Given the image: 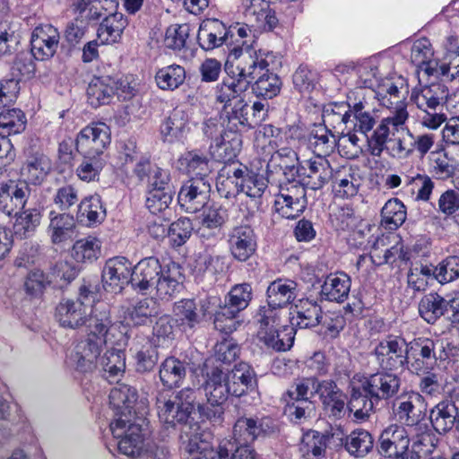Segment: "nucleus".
Listing matches in <instances>:
<instances>
[{
	"label": "nucleus",
	"mask_w": 459,
	"mask_h": 459,
	"mask_svg": "<svg viewBox=\"0 0 459 459\" xmlns=\"http://www.w3.org/2000/svg\"><path fill=\"white\" fill-rule=\"evenodd\" d=\"M351 112V120L349 123L353 125L354 131L367 134L374 128L377 123L376 117L373 112L367 109L361 101L355 103Z\"/></svg>",
	"instance_id": "nucleus-56"
},
{
	"label": "nucleus",
	"mask_w": 459,
	"mask_h": 459,
	"mask_svg": "<svg viewBox=\"0 0 459 459\" xmlns=\"http://www.w3.org/2000/svg\"><path fill=\"white\" fill-rule=\"evenodd\" d=\"M103 312H106L108 319L111 320L109 309L104 304L92 307L81 298L63 299L56 307V318L64 328L78 329L86 325L88 333H90V325L92 319Z\"/></svg>",
	"instance_id": "nucleus-7"
},
{
	"label": "nucleus",
	"mask_w": 459,
	"mask_h": 459,
	"mask_svg": "<svg viewBox=\"0 0 459 459\" xmlns=\"http://www.w3.org/2000/svg\"><path fill=\"white\" fill-rule=\"evenodd\" d=\"M422 396L419 393H409L393 401L392 411L397 421L406 426H415L423 419Z\"/></svg>",
	"instance_id": "nucleus-19"
},
{
	"label": "nucleus",
	"mask_w": 459,
	"mask_h": 459,
	"mask_svg": "<svg viewBox=\"0 0 459 459\" xmlns=\"http://www.w3.org/2000/svg\"><path fill=\"white\" fill-rule=\"evenodd\" d=\"M234 49L235 61H227L225 72L227 76L214 89L215 100L227 109L235 102L244 100L246 91L249 89L250 80L255 64L248 57L243 58L242 49L239 54Z\"/></svg>",
	"instance_id": "nucleus-4"
},
{
	"label": "nucleus",
	"mask_w": 459,
	"mask_h": 459,
	"mask_svg": "<svg viewBox=\"0 0 459 459\" xmlns=\"http://www.w3.org/2000/svg\"><path fill=\"white\" fill-rule=\"evenodd\" d=\"M360 186V178L351 169L342 175L338 173L333 178V190L335 195L340 198H350L357 195Z\"/></svg>",
	"instance_id": "nucleus-59"
},
{
	"label": "nucleus",
	"mask_w": 459,
	"mask_h": 459,
	"mask_svg": "<svg viewBox=\"0 0 459 459\" xmlns=\"http://www.w3.org/2000/svg\"><path fill=\"white\" fill-rule=\"evenodd\" d=\"M408 350L409 352H411L412 357L419 356L424 359L428 364H435L437 360L447 359L445 345L439 340L420 337L408 344Z\"/></svg>",
	"instance_id": "nucleus-30"
},
{
	"label": "nucleus",
	"mask_w": 459,
	"mask_h": 459,
	"mask_svg": "<svg viewBox=\"0 0 459 459\" xmlns=\"http://www.w3.org/2000/svg\"><path fill=\"white\" fill-rule=\"evenodd\" d=\"M377 403V400L364 393L359 386V390L353 389L348 409L353 412L357 420H365L374 411V407Z\"/></svg>",
	"instance_id": "nucleus-58"
},
{
	"label": "nucleus",
	"mask_w": 459,
	"mask_h": 459,
	"mask_svg": "<svg viewBox=\"0 0 459 459\" xmlns=\"http://www.w3.org/2000/svg\"><path fill=\"white\" fill-rule=\"evenodd\" d=\"M163 269L159 259L154 256L142 259L133 268L132 288L141 292L152 290Z\"/></svg>",
	"instance_id": "nucleus-21"
},
{
	"label": "nucleus",
	"mask_w": 459,
	"mask_h": 459,
	"mask_svg": "<svg viewBox=\"0 0 459 459\" xmlns=\"http://www.w3.org/2000/svg\"><path fill=\"white\" fill-rule=\"evenodd\" d=\"M298 295V284L289 279L278 278L272 281L266 290L268 307L279 310L292 303Z\"/></svg>",
	"instance_id": "nucleus-26"
},
{
	"label": "nucleus",
	"mask_w": 459,
	"mask_h": 459,
	"mask_svg": "<svg viewBox=\"0 0 459 459\" xmlns=\"http://www.w3.org/2000/svg\"><path fill=\"white\" fill-rule=\"evenodd\" d=\"M404 188L415 200L428 201L432 193L434 183L426 174L414 173L404 175Z\"/></svg>",
	"instance_id": "nucleus-47"
},
{
	"label": "nucleus",
	"mask_w": 459,
	"mask_h": 459,
	"mask_svg": "<svg viewBox=\"0 0 459 459\" xmlns=\"http://www.w3.org/2000/svg\"><path fill=\"white\" fill-rule=\"evenodd\" d=\"M77 216L82 221H84L85 218V222L89 226L103 221L106 217V210L100 197L92 195L84 198L79 204Z\"/></svg>",
	"instance_id": "nucleus-48"
},
{
	"label": "nucleus",
	"mask_w": 459,
	"mask_h": 459,
	"mask_svg": "<svg viewBox=\"0 0 459 459\" xmlns=\"http://www.w3.org/2000/svg\"><path fill=\"white\" fill-rule=\"evenodd\" d=\"M181 164L186 166V173L191 178H204L209 173L208 159L197 152H189L181 160Z\"/></svg>",
	"instance_id": "nucleus-64"
},
{
	"label": "nucleus",
	"mask_w": 459,
	"mask_h": 459,
	"mask_svg": "<svg viewBox=\"0 0 459 459\" xmlns=\"http://www.w3.org/2000/svg\"><path fill=\"white\" fill-rule=\"evenodd\" d=\"M347 451L357 457L366 455L373 447V437L364 429L352 431L346 438Z\"/></svg>",
	"instance_id": "nucleus-55"
},
{
	"label": "nucleus",
	"mask_w": 459,
	"mask_h": 459,
	"mask_svg": "<svg viewBox=\"0 0 459 459\" xmlns=\"http://www.w3.org/2000/svg\"><path fill=\"white\" fill-rule=\"evenodd\" d=\"M186 375L185 362L174 358H167L160 367L159 376L164 386L172 389L178 387Z\"/></svg>",
	"instance_id": "nucleus-42"
},
{
	"label": "nucleus",
	"mask_w": 459,
	"mask_h": 459,
	"mask_svg": "<svg viewBox=\"0 0 459 459\" xmlns=\"http://www.w3.org/2000/svg\"><path fill=\"white\" fill-rule=\"evenodd\" d=\"M41 214L39 210L27 209L16 217L13 225L14 235L20 238H26L33 234L39 225Z\"/></svg>",
	"instance_id": "nucleus-53"
},
{
	"label": "nucleus",
	"mask_w": 459,
	"mask_h": 459,
	"mask_svg": "<svg viewBox=\"0 0 459 459\" xmlns=\"http://www.w3.org/2000/svg\"><path fill=\"white\" fill-rule=\"evenodd\" d=\"M173 319L183 331L192 330L203 318L193 299H183L173 306Z\"/></svg>",
	"instance_id": "nucleus-35"
},
{
	"label": "nucleus",
	"mask_w": 459,
	"mask_h": 459,
	"mask_svg": "<svg viewBox=\"0 0 459 459\" xmlns=\"http://www.w3.org/2000/svg\"><path fill=\"white\" fill-rule=\"evenodd\" d=\"M308 145L316 157L326 158L335 149L336 137L325 125H316L311 130Z\"/></svg>",
	"instance_id": "nucleus-40"
},
{
	"label": "nucleus",
	"mask_w": 459,
	"mask_h": 459,
	"mask_svg": "<svg viewBox=\"0 0 459 459\" xmlns=\"http://www.w3.org/2000/svg\"><path fill=\"white\" fill-rule=\"evenodd\" d=\"M82 156V160L76 169V175L81 180L85 182L97 180L106 164V159L90 155Z\"/></svg>",
	"instance_id": "nucleus-61"
},
{
	"label": "nucleus",
	"mask_w": 459,
	"mask_h": 459,
	"mask_svg": "<svg viewBox=\"0 0 459 459\" xmlns=\"http://www.w3.org/2000/svg\"><path fill=\"white\" fill-rule=\"evenodd\" d=\"M130 90L128 83L120 78L110 75L95 76L87 88L88 102L96 108L110 103L116 94L126 99L131 94Z\"/></svg>",
	"instance_id": "nucleus-10"
},
{
	"label": "nucleus",
	"mask_w": 459,
	"mask_h": 459,
	"mask_svg": "<svg viewBox=\"0 0 459 459\" xmlns=\"http://www.w3.org/2000/svg\"><path fill=\"white\" fill-rule=\"evenodd\" d=\"M243 58L249 57L255 64L252 74L248 75L250 84L255 81L252 89L257 97L273 99L281 91V82L273 72L279 64L277 56L269 51L242 49Z\"/></svg>",
	"instance_id": "nucleus-6"
},
{
	"label": "nucleus",
	"mask_w": 459,
	"mask_h": 459,
	"mask_svg": "<svg viewBox=\"0 0 459 459\" xmlns=\"http://www.w3.org/2000/svg\"><path fill=\"white\" fill-rule=\"evenodd\" d=\"M210 188V183L204 178H191L181 186L178 204L186 212H196L205 205Z\"/></svg>",
	"instance_id": "nucleus-15"
},
{
	"label": "nucleus",
	"mask_w": 459,
	"mask_h": 459,
	"mask_svg": "<svg viewBox=\"0 0 459 459\" xmlns=\"http://www.w3.org/2000/svg\"><path fill=\"white\" fill-rule=\"evenodd\" d=\"M303 175L304 184L310 189L322 188L333 178V169L326 158L314 157L304 160L299 168V173Z\"/></svg>",
	"instance_id": "nucleus-22"
},
{
	"label": "nucleus",
	"mask_w": 459,
	"mask_h": 459,
	"mask_svg": "<svg viewBox=\"0 0 459 459\" xmlns=\"http://www.w3.org/2000/svg\"><path fill=\"white\" fill-rule=\"evenodd\" d=\"M230 110L224 109L230 131H238L239 127H252L253 121L249 116L250 107L245 100L231 105Z\"/></svg>",
	"instance_id": "nucleus-52"
},
{
	"label": "nucleus",
	"mask_w": 459,
	"mask_h": 459,
	"mask_svg": "<svg viewBox=\"0 0 459 459\" xmlns=\"http://www.w3.org/2000/svg\"><path fill=\"white\" fill-rule=\"evenodd\" d=\"M446 299L437 293L425 295L419 303V313L429 324H434L446 314Z\"/></svg>",
	"instance_id": "nucleus-45"
},
{
	"label": "nucleus",
	"mask_w": 459,
	"mask_h": 459,
	"mask_svg": "<svg viewBox=\"0 0 459 459\" xmlns=\"http://www.w3.org/2000/svg\"><path fill=\"white\" fill-rule=\"evenodd\" d=\"M447 98V87L440 82L416 87L411 94V100L422 111H435L445 104Z\"/></svg>",
	"instance_id": "nucleus-23"
},
{
	"label": "nucleus",
	"mask_w": 459,
	"mask_h": 459,
	"mask_svg": "<svg viewBox=\"0 0 459 459\" xmlns=\"http://www.w3.org/2000/svg\"><path fill=\"white\" fill-rule=\"evenodd\" d=\"M295 329L292 325H281L276 330V333H272L267 339H262V342L268 349L275 351H286L290 350L294 342Z\"/></svg>",
	"instance_id": "nucleus-54"
},
{
	"label": "nucleus",
	"mask_w": 459,
	"mask_h": 459,
	"mask_svg": "<svg viewBox=\"0 0 459 459\" xmlns=\"http://www.w3.org/2000/svg\"><path fill=\"white\" fill-rule=\"evenodd\" d=\"M29 195L30 188L25 183L0 181V212L8 216H17L24 208Z\"/></svg>",
	"instance_id": "nucleus-18"
},
{
	"label": "nucleus",
	"mask_w": 459,
	"mask_h": 459,
	"mask_svg": "<svg viewBox=\"0 0 459 459\" xmlns=\"http://www.w3.org/2000/svg\"><path fill=\"white\" fill-rule=\"evenodd\" d=\"M228 246L231 255L238 261L249 259L256 249V239L250 226L239 225L232 228L228 234Z\"/></svg>",
	"instance_id": "nucleus-20"
},
{
	"label": "nucleus",
	"mask_w": 459,
	"mask_h": 459,
	"mask_svg": "<svg viewBox=\"0 0 459 459\" xmlns=\"http://www.w3.org/2000/svg\"><path fill=\"white\" fill-rule=\"evenodd\" d=\"M325 447V437L316 431H312L304 435L299 450L306 459H319Z\"/></svg>",
	"instance_id": "nucleus-62"
},
{
	"label": "nucleus",
	"mask_w": 459,
	"mask_h": 459,
	"mask_svg": "<svg viewBox=\"0 0 459 459\" xmlns=\"http://www.w3.org/2000/svg\"><path fill=\"white\" fill-rule=\"evenodd\" d=\"M195 392L192 388H183L175 395L160 394L157 397L156 406L160 420L168 428L181 424L180 440L183 449L186 451L187 441L195 439L199 444H209L196 423H188V419L194 410Z\"/></svg>",
	"instance_id": "nucleus-3"
},
{
	"label": "nucleus",
	"mask_w": 459,
	"mask_h": 459,
	"mask_svg": "<svg viewBox=\"0 0 459 459\" xmlns=\"http://www.w3.org/2000/svg\"><path fill=\"white\" fill-rule=\"evenodd\" d=\"M140 422H132L130 419L116 418L109 425L115 438H119L117 448L120 453L130 456L139 457L144 455V440L148 434L147 423L143 419Z\"/></svg>",
	"instance_id": "nucleus-8"
},
{
	"label": "nucleus",
	"mask_w": 459,
	"mask_h": 459,
	"mask_svg": "<svg viewBox=\"0 0 459 459\" xmlns=\"http://www.w3.org/2000/svg\"><path fill=\"white\" fill-rule=\"evenodd\" d=\"M325 380L319 381L315 377H307L297 380L291 389L288 391V394L293 400L299 401H309L310 398L316 394L320 395L321 386L325 384Z\"/></svg>",
	"instance_id": "nucleus-51"
},
{
	"label": "nucleus",
	"mask_w": 459,
	"mask_h": 459,
	"mask_svg": "<svg viewBox=\"0 0 459 459\" xmlns=\"http://www.w3.org/2000/svg\"><path fill=\"white\" fill-rule=\"evenodd\" d=\"M351 278L344 273L329 274L321 288V294L329 301L343 302L351 290Z\"/></svg>",
	"instance_id": "nucleus-36"
},
{
	"label": "nucleus",
	"mask_w": 459,
	"mask_h": 459,
	"mask_svg": "<svg viewBox=\"0 0 459 459\" xmlns=\"http://www.w3.org/2000/svg\"><path fill=\"white\" fill-rule=\"evenodd\" d=\"M298 155L289 147H283L273 152L267 163L266 173L268 175L282 171L286 178H294L299 173Z\"/></svg>",
	"instance_id": "nucleus-31"
},
{
	"label": "nucleus",
	"mask_w": 459,
	"mask_h": 459,
	"mask_svg": "<svg viewBox=\"0 0 459 459\" xmlns=\"http://www.w3.org/2000/svg\"><path fill=\"white\" fill-rule=\"evenodd\" d=\"M127 20L121 13H113L106 16L97 30V36L102 44L117 42L127 26Z\"/></svg>",
	"instance_id": "nucleus-39"
},
{
	"label": "nucleus",
	"mask_w": 459,
	"mask_h": 459,
	"mask_svg": "<svg viewBox=\"0 0 459 459\" xmlns=\"http://www.w3.org/2000/svg\"><path fill=\"white\" fill-rule=\"evenodd\" d=\"M51 169V160L43 152H29L21 169V174L24 178L23 183L27 186L28 184L40 185Z\"/></svg>",
	"instance_id": "nucleus-25"
},
{
	"label": "nucleus",
	"mask_w": 459,
	"mask_h": 459,
	"mask_svg": "<svg viewBox=\"0 0 459 459\" xmlns=\"http://www.w3.org/2000/svg\"><path fill=\"white\" fill-rule=\"evenodd\" d=\"M457 416L458 411L455 403L443 401L430 410L429 420L438 434H446L454 428Z\"/></svg>",
	"instance_id": "nucleus-33"
},
{
	"label": "nucleus",
	"mask_w": 459,
	"mask_h": 459,
	"mask_svg": "<svg viewBox=\"0 0 459 459\" xmlns=\"http://www.w3.org/2000/svg\"><path fill=\"white\" fill-rule=\"evenodd\" d=\"M111 142L109 127L105 123H92L77 134L75 146L81 155L105 158V151Z\"/></svg>",
	"instance_id": "nucleus-11"
},
{
	"label": "nucleus",
	"mask_w": 459,
	"mask_h": 459,
	"mask_svg": "<svg viewBox=\"0 0 459 459\" xmlns=\"http://www.w3.org/2000/svg\"><path fill=\"white\" fill-rule=\"evenodd\" d=\"M434 51L429 39L416 40L411 47V62L419 68V74L426 76L448 77L452 62L439 64L433 58Z\"/></svg>",
	"instance_id": "nucleus-13"
},
{
	"label": "nucleus",
	"mask_w": 459,
	"mask_h": 459,
	"mask_svg": "<svg viewBox=\"0 0 459 459\" xmlns=\"http://www.w3.org/2000/svg\"><path fill=\"white\" fill-rule=\"evenodd\" d=\"M410 438L403 426L391 424L385 428L379 437V454L393 459H420L422 455L431 454L435 445L429 435L423 436L409 448Z\"/></svg>",
	"instance_id": "nucleus-5"
},
{
	"label": "nucleus",
	"mask_w": 459,
	"mask_h": 459,
	"mask_svg": "<svg viewBox=\"0 0 459 459\" xmlns=\"http://www.w3.org/2000/svg\"><path fill=\"white\" fill-rule=\"evenodd\" d=\"M25 126L26 117L21 109H6L0 113V134H20Z\"/></svg>",
	"instance_id": "nucleus-57"
},
{
	"label": "nucleus",
	"mask_w": 459,
	"mask_h": 459,
	"mask_svg": "<svg viewBox=\"0 0 459 459\" xmlns=\"http://www.w3.org/2000/svg\"><path fill=\"white\" fill-rule=\"evenodd\" d=\"M204 389L210 405H222L227 401L229 394H231L227 376L219 368H214L207 373Z\"/></svg>",
	"instance_id": "nucleus-27"
},
{
	"label": "nucleus",
	"mask_w": 459,
	"mask_h": 459,
	"mask_svg": "<svg viewBox=\"0 0 459 459\" xmlns=\"http://www.w3.org/2000/svg\"><path fill=\"white\" fill-rule=\"evenodd\" d=\"M374 354L383 369L397 370L408 362V344L403 338L388 336L376 346Z\"/></svg>",
	"instance_id": "nucleus-12"
},
{
	"label": "nucleus",
	"mask_w": 459,
	"mask_h": 459,
	"mask_svg": "<svg viewBox=\"0 0 459 459\" xmlns=\"http://www.w3.org/2000/svg\"><path fill=\"white\" fill-rule=\"evenodd\" d=\"M401 380L393 373H376L365 377L359 386L361 390L379 403L387 400L397 394Z\"/></svg>",
	"instance_id": "nucleus-16"
},
{
	"label": "nucleus",
	"mask_w": 459,
	"mask_h": 459,
	"mask_svg": "<svg viewBox=\"0 0 459 459\" xmlns=\"http://www.w3.org/2000/svg\"><path fill=\"white\" fill-rule=\"evenodd\" d=\"M157 279L152 290H156V294L160 299H169L179 292L183 276L179 268L175 264L164 268Z\"/></svg>",
	"instance_id": "nucleus-38"
},
{
	"label": "nucleus",
	"mask_w": 459,
	"mask_h": 459,
	"mask_svg": "<svg viewBox=\"0 0 459 459\" xmlns=\"http://www.w3.org/2000/svg\"><path fill=\"white\" fill-rule=\"evenodd\" d=\"M109 403L117 410L116 417L133 420L132 410L137 400V393L134 387L121 385L111 389Z\"/></svg>",
	"instance_id": "nucleus-37"
},
{
	"label": "nucleus",
	"mask_w": 459,
	"mask_h": 459,
	"mask_svg": "<svg viewBox=\"0 0 459 459\" xmlns=\"http://www.w3.org/2000/svg\"><path fill=\"white\" fill-rule=\"evenodd\" d=\"M380 104L390 109L367 138L368 152L380 158L384 152L395 159H407L417 152L423 158L434 146L436 135L430 133L413 134L406 125L409 119L407 103L404 100H392L386 96Z\"/></svg>",
	"instance_id": "nucleus-1"
},
{
	"label": "nucleus",
	"mask_w": 459,
	"mask_h": 459,
	"mask_svg": "<svg viewBox=\"0 0 459 459\" xmlns=\"http://www.w3.org/2000/svg\"><path fill=\"white\" fill-rule=\"evenodd\" d=\"M404 204L397 198L389 199L381 210V224L388 230H396L406 220Z\"/></svg>",
	"instance_id": "nucleus-49"
},
{
	"label": "nucleus",
	"mask_w": 459,
	"mask_h": 459,
	"mask_svg": "<svg viewBox=\"0 0 459 459\" xmlns=\"http://www.w3.org/2000/svg\"><path fill=\"white\" fill-rule=\"evenodd\" d=\"M133 267L129 260L123 256L108 259L102 270V283L106 291L119 293L127 284H131Z\"/></svg>",
	"instance_id": "nucleus-14"
},
{
	"label": "nucleus",
	"mask_w": 459,
	"mask_h": 459,
	"mask_svg": "<svg viewBox=\"0 0 459 459\" xmlns=\"http://www.w3.org/2000/svg\"><path fill=\"white\" fill-rule=\"evenodd\" d=\"M60 40L58 30L51 24L37 26L30 38L31 54L36 59L45 60L52 57Z\"/></svg>",
	"instance_id": "nucleus-17"
},
{
	"label": "nucleus",
	"mask_w": 459,
	"mask_h": 459,
	"mask_svg": "<svg viewBox=\"0 0 459 459\" xmlns=\"http://www.w3.org/2000/svg\"><path fill=\"white\" fill-rule=\"evenodd\" d=\"M121 324L112 323L103 312L92 319L90 333L86 339L81 341L75 347L73 361L75 369L82 373H91L99 368L100 355L105 344L122 346L126 344V337L119 330Z\"/></svg>",
	"instance_id": "nucleus-2"
},
{
	"label": "nucleus",
	"mask_w": 459,
	"mask_h": 459,
	"mask_svg": "<svg viewBox=\"0 0 459 459\" xmlns=\"http://www.w3.org/2000/svg\"><path fill=\"white\" fill-rule=\"evenodd\" d=\"M297 325L299 328L315 327L320 324L322 309L317 302L310 299H299L295 304Z\"/></svg>",
	"instance_id": "nucleus-44"
},
{
	"label": "nucleus",
	"mask_w": 459,
	"mask_h": 459,
	"mask_svg": "<svg viewBox=\"0 0 459 459\" xmlns=\"http://www.w3.org/2000/svg\"><path fill=\"white\" fill-rule=\"evenodd\" d=\"M225 375L231 388V394L234 396L239 397L256 386V375L247 363H238Z\"/></svg>",
	"instance_id": "nucleus-29"
},
{
	"label": "nucleus",
	"mask_w": 459,
	"mask_h": 459,
	"mask_svg": "<svg viewBox=\"0 0 459 459\" xmlns=\"http://www.w3.org/2000/svg\"><path fill=\"white\" fill-rule=\"evenodd\" d=\"M319 395L326 413L334 418H342L345 413L346 396L333 381L327 380L321 386Z\"/></svg>",
	"instance_id": "nucleus-34"
},
{
	"label": "nucleus",
	"mask_w": 459,
	"mask_h": 459,
	"mask_svg": "<svg viewBox=\"0 0 459 459\" xmlns=\"http://www.w3.org/2000/svg\"><path fill=\"white\" fill-rule=\"evenodd\" d=\"M280 315L279 310L266 306H261L257 309L254 316V322L257 326L256 335L259 341L262 339L269 340L267 336L272 333H276V330L281 326Z\"/></svg>",
	"instance_id": "nucleus-41"
},
{
	"label": "nucleus",
	"mask_w": 459,
	"mask_h": 459,
	"mask_svg": "<svg viewBox=\"0 0 459 459\" xmlns=\"http://www.w3.org/2000/svg\"><path fill=\"white\" fill-rule=\"evenodd\" d=\"M271 0H241V8L246 20L251 26H258L267 18L268 3Z\"/></svg>",
	"instance_id": "nucleus-63"
},
{
	"label": "nucleus",
	"mask_w": 459,
	"mask_h": 459,
	"mask_svg": "<svg viewBox=\"0 0 459 459\" xmlns=\"http://www.w3.org/2000/svg\"><path fill=\"white\" fill-rule=\"evenodd\" d=\"M154 78L160 90L173 91L184 84L186 72L183 66L172 64L158 69Z\"/></svg>",
	"instance_id": "nucleus-43"
},
{
	"label": "nucleus",
	"mask_w": 459,
	"mask_h": 459,
	"mask_svg": "<svg viewBox=\"0 0 459 459\" xmlns=\"http://www.w3.org/2000/svg\"><path fill=\"white\" fill-rule=\"evenodd\" d=\"M100 253V242L92 237L77 240L73 247V256L77 262H92Z\"/></svg>",
	"instance_id": "nucleus-60"
},
{
	"label": "nucleus",
	"mask_w": 459,
	"mask_h": 459,
	"mask_svg": "<svg viewBox=\"0 0 459 459\" xmlns=\"http://www.w3.org/2000/svg\"><path fill=\"white\" fill-rule=\"evenodd\" d=\"M75 220L68 213L49 212L48 232L54 244H60L72 239L75 234Z\"/></svg>",
	"instance_id": "nucleus-32"
},
{
	"label": "nucleus",
	"mask_w": 459,
	"mask_h": 459,
	"mask_svg": "<svg viewBox=\"0 0 459 459\" xmlns=\"http://www.w3.org/2000/svg\"><path fill=\"white\" fill-rule=\"evenodd\" d=\"M160 135L164 142L181 140L189 131L188 115L182 108H174L160 125Z\"/></svg>",
	"instance_id": "nucleus-28"
},
{
	"label": "nucleus",
	"mask_w": 459,
	"mask_h": 459,
	"mask_svg": "<svg viewBox=\"0 0 459 459\" xmlns=\"http://www.w3.org/2000/svg\"><path fill=\"white\" fill-rule=\"evenodd\" d=\"M230 34L232 37L233 31L228 30L219 20H206L199 27L197 40L203 49L212 50L223 44H229Z\"/></svg>",
	"instance_id": "nucleus-24"
},
{
	"label": "nucleus",
	"mask_w": 459,
	"mask_h": 459,
	"mask_svg": "<svg viewBox=\"0 0 459 459\" xmlns=\"http://www.w3.org/2000/svg\"><path fill=\"white\" fill-rule=\"evenodd\" d=\"M158 314L156 303L152 299H143L127 308L126 319L133 325H145Z\"/></svg>",
	"instance_id": "nucleus-46"
},
{
	"label": "nucleus",
	"mask_w": 459,
	"mask_h": 459,
	"mask_svg": "<svg viewBox=\"0 0 459 459\" xmlns=\"http://www.w3.org/2000/svg\"><path fill=\"white\" fill-rule=\"evenodd\" d=\"M252 297L253 289L249 283L236 284L225 297L223 307L239 314L248 307Z\"/></svg>",
	"instance_id": "nucleus-50"
},
{
	"label": "nucleus",
	"mask_w": 459,
	"mask_h": 459,
	"mask_svg": "<svg viewBox=\"0 0 459 459\" xmlns=\"http://www.w3.org/2000/svg\"><path fill=\"white\" fill-rule=\"evenodd\" d=\"M280 185L279 193L274 200V211L282 218L295 219L299 216L307 207V200L306 184L295 180Z\"/></svg>",
	"instance_id": "nucleus-9"
}]
</instances>
